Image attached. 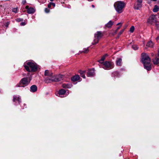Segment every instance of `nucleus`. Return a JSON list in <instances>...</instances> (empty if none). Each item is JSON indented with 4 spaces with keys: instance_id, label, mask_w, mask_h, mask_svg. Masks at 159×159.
I'll use <instances>...</instances> for the list:
<instances>
[{
    "instance_id": "nucleus-11",
    "label": "nucleus",
    "mask_w": 159,
    "mask_h": 159,
    "mask_svg": "<svg viewBox=\"0 0 159 159\" xmlns=\"http://www.w3.org/2000/svg\"><path fill=\"white\" fill-rule=\"evenodd\" d=\"M94 71L95 70L94 69L89 70L88 72L87 73V76L88 77H90L93 76L95 75Z\"/></svg>"
},
{
    "instance_id": "nucleus-16",
    "label": "nucleus",
    "mask_w": 159,
    "mask_h": 159,
    "mask_svg": "<svg viewBox=\"0 0 159 159\" xmlns=\"http://www.w3.org/2000/svg\"><path fill=\"white\" fill-rule=\"evenodd\" d=\"M80 77L79 75H75L71 78V80L75 82L79 80Z\"/></svg>"
},
{
    "instance_id": "nucleus-37",
    "label": "nucleus",
    "mask_w": 159,
    "mask_h": 159,
    "mask_svg": "<svg viewBox=\"0 0 159 159\" xmlns=\"http://www.w3.org/2000/svg\"><path fill=\"white\" fill-rule=\"evenodd\" d=\"M52 6V4H51V2L49 3V4L48 5V8H50Z\"/></svg>"
},
{
    "instance_id": "nucleus-35",
    "label": "nucleus",
    "mask_w": 159,
    "mask_h": 159,
    "mask_svg": "<svg viewBox=\"0 0 159 159\" xmlns=\"http://www.w3.org/2000/svg\"><path fill=\"white\" fill-rule=\"evenodd\" d=\"M10 24V22H7L6 23L5 25V26L7 27L9 25V24Z\"/></svg>"
},
{
    "instance_id": "nucleus-32",
    "label": "nucleus",
    "mask_w": 159,
    "mask_h": 159,
    "mask_svg": "<svg viewBox=\"0 0 159 159\" xmlns=\"http://www.w3.org/2000/svg\"><path fill=\"white\" fill-rule=\"evenodd\" d=\"M120 25V26L119 27H118L117 28V30H116V33L117 31L118 30L120 29V26H121V24L120 23H118V24H117V25Z\"/></svg>"
},
{
    "instance_id": "nucleus-26",
    "label": "nucleus",
    "mask_w": 159,
    "mask_h": 159,
    "mask_svg": "<svg viewBox=\"0 0 159 159\" xmlns=\"http://www.w3.org/2000/svg\"><path fill=\"white\" fill-rule=\"evenodd\" d=\"M159 11V7L157 5H155L153 9V11L154 12H157Z\"/></svg>"
},
{
    "instance_id": "nucleus-29",
    "label": "nucleus",
    "mask_w": 159,
    "mask_h": 159,
    "mask_svg": "<svg viewBox=\"0 0 159 159\" xmlns=\"http://www.w3.org/2000/svg\"><path fill=\"white\" fill-rule=\"evenodd\" d=\"M17 7L13 8L12 9V11L13 12H14L15 13H16L17 12Z\"/></svg>"
},
{
    "instance_id": "nucleus-15",
    "label": "nucleus",
    "mask_w": 159,
    "mask_h": 159,
    "mask_svg": "<svg viewBox=\"0 0 159 159\" xmlns=\"http://www.w3.org/2000/svg\"><path fill=\"white\" fill-rule=\"evenodd\" d=\"M120 75L119 73L117 71H115L112 73V76L114 78H117L120 77Z\"/></svg>"
},
{
    "instance_id": "nucleus-3",
    "label": "nucleus",
    "mask_w": 159,
    "mask_h": 159,
    "mask_svg": "<svg viewBox=\"0 0 159 159\" xmlns=\"http://www.w3.org/2000/svg\"><path fill=\"white\" fill-rule=\"evenodd\" d=\"M64 76L61 75H56L55 77L52 76L51 78H47L45 81L47 83L51 82V81H59L63 79Z\"/></svg>"
},
{
    "instance_id": "nucleus-9",
    "label": "nucleus",
    "mask_w": 159,
    "mask_h": 159,
    "mask_svg": "<svg viewBox=\"0 0 159 159\" xmlns=\"http://www.w3.org/2000/svg\"><path fill=\"white\" fill-rule=\"evenodd\" d=\"M142 1L143 0H137L134 4V8L137 10L139 9L142 7Z\"/></svg>"
},
{
    "instance_id": "nucleus-12",
    "label": "nucleus",
    "mask_w": 159,
    "mask_h": 159,
    "mask_svg": "<svg viewBox=\"0 0 159 159\" xmlns=\"http://www.w3.org/2000/svg\"><path fill=\"white\" fill-rule=\"evenodd\" d=\"M44 75L45 76H48L47 78H51V77H52V73L48 70H46L45 71ZM46 79H47V78Z\"/></svg>"
},
{
    "instance_id": "nucleus-25",
    "label": "nucleus",
    "mask_w": 159,
    "mask_h": 159,
    "mask_svg": "<svg viewBox=\"0 0 159 159\" xmlns=\"http://www.w3.org/2000/svg\"><path fill=\"white\" fill-rule=\"evenodd\" d=\"M85 72L86 71H85L82 70H80L79 71L81 77H82L84 79L85 78V76L84 74V72Z\"/></svg>"
},
{
    "instance_id": "nucleus-5",
    "label": "nucleus",
    "mask_w": 159,
    "mask_h": 159,
    "mask_svg": "<svg viewBox=\"0 0 159 159\" xmlns=\"http://www.w3.org/2000/svg\"><path fill=\"white\" fill-rule=\"evenodd\" d=\"M103 36V34L101 31H98L94 34V39L93 42L92 43L93 45H95L97 43L99 39H101Z\"/></svg>"
},
{
    "instance_id": "nucleus-1",
    "label": "nucleus",
    "mask_w": 159,
    "mask_h": 159,
    "mask_svg": "<svg viewBox=\"0 0 159 159\" xmlns=\"http://www.w3.org/2000/svg\"><path fill=\"white\" fill-rule=\"evenodd\" d=\"M125 3L124 2L118 1L115 2L114 4V8L118 13H121L123 9L125 6Z\"/></svg>"
},
{
    "instance_id": "nucleus-17",
    "label": "nucleus",
    "mask_w": 159,
    "mask_h": 159,
    "mask_svg": "<svg viewBox=\"0 0 159 159\" xmlns=\"http://www.w3.org/2000/svg\"><path fill=\"white\" fill-rule=\"evenodd\" d=\"M114 22L111 20L110 21L105 25V26L107 28H110L113 25Z\"/></svg>"
},
{
    "instance_id": "nucleus-19",
    "label": "nucleus",
    "mask_w": 159,
    "mask_h": 159,
    "mask_svg": "<svg viewBox=\"0 0 159 159\" xmlns=\"http://www.w3.org/2000/svg\"><path fill=\"white\" fill-rule=\"evenodd\" d=\"M13 101L14 102H15L16 101H17L19 103L21 102V99L19 97L15 96L13 97Z\"/></svg>"
},
{
    "instance_id": "nucleus-33",
    "label": "nucleus",
    "mask_w": 159,
    "mask_h": 159,
    "mask_svg": "<svg viewBox=\"0 0 159 159\" xmlns=\"http://www.w3.org/2000/svg\"><path fill=\"white\" fill-rule=\"evenodd\" d=\"M124 30H121L120 32L118 34V35H119V36H120L121 34H122V33H123V32H124Z\"/></svg>"
},
{
    "instance_id": "nucleus-28",
    "label": "nucleus",
    "mask_w": 159,
    "mask_h": 159,
    "mask_svg": "<svg viewBox=\"0 0 159 159\" xmlns=\"http://www.w3.org/2000/svg\"><path fill=\"white\" fill-rule=\"evenodd\" d=\"M132 48L134 50H137L139 48L136 45H134L132 46Z\"/></svg>"
},
{
    "instance_id": "nucleus-22",
    "label": "nucleus",
    "mask_w": 159,
    "mask_h": 159,
    "mask_svg": "<svg viewBox=\"0 0 159 159\" xmlns=\"http://www.w3.org/2000/svg\"><path fill=\"white\" fill-rule=\"evenodd\" d=\"M71 85L68 84H63L62 85V87L64 88H70L71 87Z\"/></svg>"
},
{
    "instance_id": "nucleus-41",
    "label": "nucleus",
    "mask_w": 159,
    "mask_h": 159,
    "mask_svg": "<svg viewBox=\"0 0 159 159\" xmlns=\"http://www.w3.org/2000/svg\"><path fill=\"white\" fill-rule=\"evenodd\" d=\"M151 55L152 56H153L154 55V54L153 53H151Z\"/></svg>"
},
{
    "instance_id": "nucleus-44",
    "label": "nucleus",
    "mask_w": 159,
    "mask_h": 159,
    "mask_svg": "<svg viewBox=\"0 0 159 159\" xmlns=\"http://www.w3.org/2000/svg\"><path fill=\"white\" fill-rule=\"evenodd\" d=\"M88 0L89 1H93V0Z\"/></svg>"
},
{
    "instance_id": "nucleus-42",
    "label": "nucleus",
    "mask_w": 159,
    "mask_h": 159,
    "mask_svg": "<svg viewBox=\"0 0 159 159\" xmlns=\"http://www.w3.org/2000/svg\"><path fill=\"white\" fill-rule=\"evenodd\" d=\"M159 39V37H157L156 38V40H158V39Z\"/></svg>"
},
{
    "instance_id": "nucleus-2",
    "label": "nucleus",
    "mask_w": 159,
    "mask_h": 159,
    "mask_svg": "<svg viewBox=\"0 0 159 159\" xmlns=\"http://www.w3.org/2000/svg\"><path fill=\"white\" fill-rule=\"evenodd\" d=\"M24 67L26 70L29 72H35L37 69V64L32 62H28L26 63V65H24Z\"/></svg>"
},
{
    "instance_id": "nucleus-10",
    "label": "nucleus",
    "mask_w": 159,
    "mask_h": 159,
    "mask_svg": "<svg viewBox=\"0 0 159 159\" xmlns=\"http://www.w3.org/2000/svg\"><path fill=\"white\" fill-rule=\"evenodd\" d=\"M153 64L155 65L159 66V54L158 53L157 55H156L155 57L152 60Z\"/></svg>"
},
{
    "instance_id": "nucleus-40",
    "label": "nucleus",
    "mask_w": 159,
    "mask_h": 159,
    "mask_svg": "<svg viewBox=\"0 0 159 159\" xmlns=\"http://www.w3.org/2000/svg\"><path fill=\"white\" fill-rule=\"evenodd\" d=\"M25 8H26V9H28V8H29V6H26V7H25Z\"/></svg>"
},
{
    "instance_id": "nucleus-45",
    "label": "nucleus",
    "mask_w": 159,
    "mask_h": 159,
    "mask_svg": "<svg viewBox=\"0 0 159 159\" xmlns=\"http://www.w3.org/2000/svg\"><path fill=\"white\" fill-rule=\"evenodd\" d=\"M158 53H159V48L158 50Z\"/></svg>"
},
{
    "instance_id": "nucleus-14",
    "label": "nucleus",
    "mask_w": 159,
    "mask_h": 159,
    "mask_svg": "<svg viewBox=\"0 0 159 159\" xmlns=\"http://www.w3.org/2000/svg\"><path fill=\"white\" fill-rule=\"evenodd\" d=\"M37 87L35 85H33L31 86L30 88V91L32 92H34L37 91Z\"/></svg>"
},
{
    "instance_id": "nucleus-31",
    "label": "nucleus",
    "mask_w": 159,
    "mask_h": 159,
    "mask_svg": "<svg viewBox=\"0 0 159 159\" xmlns=\"http://www.w3.org/2000/svg\"><path fill=\"white\" fill-rule=\"evenodd\" d=\"M23 19H21V18H17L16 20L17 22H19L21 21H23Z\"/></svg>"
},
{
    "instance_id": "nucleus-43",
    "label": "nucleus",
    "mask_w": 159,
    "mask_h": 159,
    "mask_svg": "<svg viewBox=\"0 0 159 159\" xmlns=\"http://www.w3.org/2000/svg\"><path fill=\"white\" fill-rule=\"evenodd\" d=\"M92 7H93V8L94 7V5H92Z\"/></svg>"
},
{
    "instance_id": "nucleus-7",
    "label": "nucleus",
    "mask_w": 159,
    "mask_h": 159,
    "mask_svg": "<svg viewBox=\"0 0 159 159\" xmlns=\"http://www.w3.org/2000/svg\"><path fill=\"white\" fill-rule=\"evenodd\" d=\"M142 61L143 63H148L151 62V59L148 55L145 53L142 54Z\"/></svg>"
},
{
    "instance_id": "nucleus-4",
    "label": "nucleus",
    "mask_w": 159,
    "mask_h": 159,
    "mask_svg": "<svg viewBox=\"0 0 159 159\" xmlns=\"http://www.w3.org/2000/svg\"><path fill=\"white\" fill-rule=\"evenodd\" d=\"M30 80L28 77L22 78L18 84L16 85L17 87H24L28 85L30 82Z\"/></svg>"
},
{
    "instance_id": "nucleus-46",
    "label": "nucleus",
    "mask_w": 159,
    "mask_h": 159,
    "mask_svg": "<svg viewBox=\"0 0 159 159\" xmlns=\"http://www.w3.org/2000/svg\"><path fill=\"white\" fill-rule=\"evenodd\" d=\"M51 2H52L53 1V0H50Z\"/></svg>"
},
{
    "instance_id": "nucleus-23",
    "label": "nucleus",
    "mask_w": 159,
    "mask_h": 159,
    "mask_svg": "<svg viewBox=\"0 0 159 159\" xmlns=\"http://www.w3.org/2000/svg\"><path fill=\"white\" fill-rule=\"evenodd\" d=\"M153 43L151 41H150L148 42L146 45V46L148 47L152 48L153 47Z\"/></svg>"
},
{
    "instance_id": "nucleus-24",
    "label": "nucleus",
    "mask_w": 159,
    "mask_h": 159,
    "mask_svg": "<svg viewBox=\"0 0 159 159\" xmlns=\"http://www.w3.org/2000/svg\"><path fill=\"white\" fill-rule=\"evenodd\" d=\"M66 91L63 89L60 90L59 91L58 93L59 95L64 94L66 93Z\"/></svg>"
},
{
    "instance_id": "nucleus-30",
    "label": "nucleus",
    "mask_w": 159,
    "mask_h": 159,
    "mask_svg": "<svg viewBox=\"0 0 159 159\" xmlns=\"http://www.w3.org/2000/svg\"><path fill=\"white\" fill-rule=\"evenodd\" d=\"M134 26H132L131 27V28L130 29V31L132 33L134 32Z\"/></svg>"
},
{
    "instance_id": "nucleus-36",
    "label": "nucleus",
    "mask_w": 159,
    "mask_h": 159,
    "mask_svg": "<svg viewBox=\"0 0 159 159\" xmlns=\"http://www.w3.org/2000/svg\"><path fill=\"white\" fill-rule=\"evenodd\" d=\"M25 25V22H22L20 23V25Z\"/></svg>"
},
{
    "instance_id": "nucleus-13",
    "label": "nucleus",
    "mask_w": 159,
    "mask_h": 159,
    "mask_svg": "<svg viewBox=\"0 0 159 159\" xmlns=\"http://www.w3.org/2000/svg\"><path fill=\"white\" fill-rule=\"evenodd\" d=\"M144 68L148 70H151V66L150 62L146 63H143Z\"/></svg>"
},
{
    "instance_id": "nucleus-39",
    "label": "nucleus",
    "mask_w": 159,
    "mask_h": 159,
    "mask_svg": "<svg viewBox=\"0 0 159 159\" xmlns=\"http://www.w3.org/2000/svg\"><path fill=\"white\" fill-rule=\"evenodd\" d=\"M26 2L25 0H23L22 2V3L23 4H24Z\"/></svg>"
},
{
    "instance_id": "nucleus-8",
    "label": "nucleus",
    "mask_w": 159,
    "mask_h": 159,
    "mask_svg": "<svg viewBox=\"0 0 159 159\" xmlns=\"http://www.w3.org/2000/svg\"><path fill=\"white\" fill-rule=\"evenodd\" d=\"M148 22L151 24H153L154 23H155L156 26H157L158 24L157 23L156 21L155 20V16L154 15H152L148 18Z\"/></svg>"
},
{
    "instance_id": "nucleus-38",
    "label": "nucleus",
    "mask_w": 159,
    "mask_h": 159,
    "mask_svg": "<svg viewBox=\"0 0 159 159\" xmlns=\"http://www.w3.org/2000/svg\"><path fill=\"white\" fill-rule=\"evenodd\" d=\"M51 4H52V5L53 7H54L55 6V3L51 2Z\"/></svg>"
},
{
    "instance_id": "nucleus-34",
    "label": "nucleus",
    "mask_w": 159,
    "mask_h": 159,
    "mask_svg": "<svg viewBox=\"0 0 159 159\" xmlns=\"http://www.w3.org/2000/svg\"><path fill=\"white\" fill-rule=\"evenodd\" d=\"M45 11L46 13H48L50 11V10L47 8H45Z\"/></svg>"
},
{
    "instance_id": "nucleus-27",
    "label": "nucleus",
    "mask_w": 159,
    "mask_h": 159,
    "mask_svg": "<svg viewBox=\"0 0 159 159\" xmlns=\"http://www.w3.org/2000/svg\"><path fill=\"white\" fill-rule=\"evenodd\" d=\"M89 51V49L88 48H85L84 49V50L82 51H80V53H87Z\"/></svg>"
},
{
    "instance_id": "nucleus-20",
    "label": "nucleus",
    "mask_w": 159,
    "mask_h": 159,
    "mask_svg": "<svg viewBox=\"0 0 159 159\" xmlns=\"http://www.w3.org/2000/svg\"><path fill=\"white\" fill-rule=\"evenodd\" d=\"M122 59L120 58H117L116 61V64L117 66H120L121 65Z\"/></svg>"
},
{
    "instance_id": "nucleus-6",
    "label": "nucleus",
    "mask_w": 159,
    "mask_h": 159,
    "mask_svg": "<svg viewBox=\"0 0 159 159\" xmlns=\"http://www.w3.org/2000/svg\"><path fill=\"white\" fill-rule=\"evenodd\" d=\"M114 65L113 62L106 61L103 63L102 68L105 70H110L114 67Z\"/></svg>"
},
{
    "instance_id": "nucleus-21",
    "label": "nucleus",
    "mask_w": 159,
    "mask_h": 159,
    "mask_svg": "<svg viewBox=\"0 0 159 159\" xmlns=\"http://www.w3.org/2000/svg\"><path fill=\"white\" fill-rule=\"evenodd\" d=\"M107 56V54H106L105 55L102 56L101 59L100 60H99L98 61L100 63L102 64L103 63V61L105 59L106 57Z\"/></svg>"
},
{
    "instance_id": "nucleus-18",
    "label": "nucleus",
    "mask_w": 159,
    "mask_h": 159,
    "mask_svg": "<svg viewBox=\"0 0 159 159\" xmlns=\"http://www.w3.org/2000/svg\"><path fill=\"white\" fill-rule=\"evenodd\" d=\"M27 12L29 14L33 13L35 12V10L33 8L30 7L27 9Z\"/></svg>"
}]
</instances>
